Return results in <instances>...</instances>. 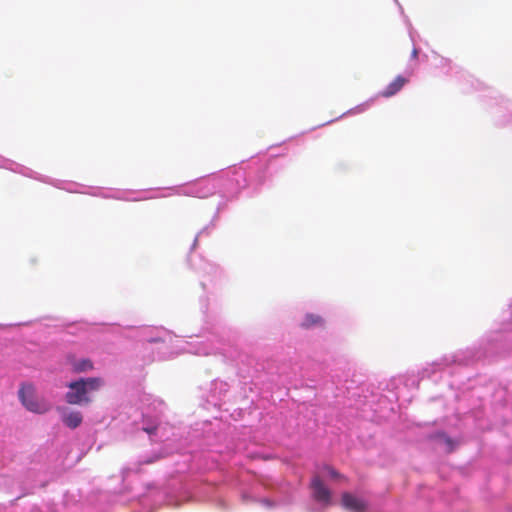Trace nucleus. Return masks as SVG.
<instances>
[{
    "mask_svg": "<svg viewBox=\"0 0 512 512\" xmlns=\"http://www.w3.org/2000/svg\"><path fill=\"white\" fill-rule=\"evenodd\" d=\"M104 385L100 377L81 378L68 384L66 402L76 405H87L91 402L90 395Z\"/></svg>",
    "mask_w": 512,
    "mask_h": 512,
    "instance_id": "nucleus-1",
    "label": "nucleus"
},
{
    "mask_svg": "<svg viewBox=\"0 0 512 512\" xmlns=\"http://www.w3.org/2000/svg\"><path fill=\"white\" fill-rule=\"evenodd\" d=\"M18 397L22 405L30 412L43 414L51 409V404L36 393V388L31 383H22Z\"/></svg>",
    "mask_w": 512,
    "mask_h": 512,
    "instance_id": "nucleus-2",
    "label": "nucleus"
},
{
    "mask_svg": "<svg viewBox=\"0 0 512 512\" xmlns=\"http://www.w3.org/2000/svg\"><path fill=\"white\" fill-rule=\"evenodd\" d=\"M311 487L313 489V496L315 500L325 504H328L330 502V490L324 485V483L318 476L313 478L311 482Z\"/></svg>",
    "mask_w": 512,
    "mask_h": 512,
    "instance_id": "nucleus-3",
    "label": "nucleus"
},
{
    "mask_svg": "<svg viewBox=\"0 0 512 512\" xmlns=\"http://www.w3.org/2000/svg\"><path fill=\"white\" fill-rule=\"evenodd\" d=\"M342 505L345 509L352 512H364L366 509V503L362 499L348 492L342 494Z\"/></svg>",
    "mask_w": 512,
    "mask_h": 512,
    "instance_id": "nucleus-4",
    "label": "nucleus"
},
{
    "mask_svg": "<svg viewBox=\"0 0 512 512\" xmlns=\"http://www.w3.org/2000/svg\"><path fill=\"white\" fill-rule=\"evenodd\" d=\"M408 82L403 76H397L387 87L381 92V96L383 97H391L399 92L403 86Z\"/></svg>",
    "mask_w": 512,
    "mask_h": 512,
    "instance_id": "nucleus-5",
    "label": "nucleus"
},
{
    "mask_svg": "<svg viewBox=\"0 0 512 512\" xmlns=\"http://www.w3.org/2000/svg\"><path fill=\"white\" fill-rule=\"evenodd\" d=\"M69 362L76 373L87 372L93 369V363L89 359L76 360L75 358H70Z\"/></svg>",
    "mask_w": 512,
    "mask_h": 512,
    "instance_id": "nucleus-6",
    "label": "nucleus"
},
{
    "mask_svg": "<svg viewBox=\"0 0 512 512\" xmlns=\"http://www.w3.org/2000/svg\"><path fill=\"white\" fill-rule=\"evenodd\" d=\"M323 325H324L323 318L319 315L312 314V313L306 314L301 323V327L304 329H309L312 327H318V326H323Z\"/></svg>",
    "mask_w": 512,
    "mask_h": 512,
    "instance_id": "nucleus-7",
    "label": "nucleus"
},
{
    "mask_svg": "<svg viewBox=\"0 0 512 512\" xmlns=\"http://www.w3.org/2000/svg\"><path fill=\"white\" fill-rule=\"evenodd\" d=\"M83 420V416L79 411H72L70 413H66V426L71 428L78 427Z\"/></svg>",
    "mask_w": 512,
    "mask_h": 512,
    "instance_id": "nucleus-8",
    "label": "nucleus"
},
{
    "mask_svg": "<svg viewBox=\"0 0 512 512\" xmlns=\"http://www.w3.org/2000/svg\"><path fill=\"white\" fill-rule=\"evenodd\" d=\"M328 472H329V475L333 478H341L340 474L333 468L331 467H328L327 468Z\"/></svg>",
    "mask_w": 512,
    "mask_h": 512,
    "instance_id": "nucleus-9",
    "label": "nucleus"
},
{
    "mask_svg": "<svg viewBox=\"0 0 512 512\" xmlns=\"http://www.w3.org/2000/svg\"><path fill=\"white\" fill-rule=\"evenodd\" d=\"M157 430V427L153 426V427H149V428H144V431L147 432L148 434H155Z\"/></svg>",
    "mask_w": 512,
    "mask_h": 512,
    "instance_id": "nucleus-10",
    "label": "nucleus"
},
{
    "mask_svg": "<svg viewBox=\"0 0 512 512\" xmlns=\"http://www.w3.org/2000/svg\"><path fill=\"white\" fill-rule=\"evenodd\" d=\"M411 56H412V58H417V56H418V50H417L416 48H414V49L412 50Z\"/></svg>",
    "mask_w": 512,
    "mask_h": 512,
    "instance_id": "nucleus-11",
    "label": "nucleus"
}]
</instances>
